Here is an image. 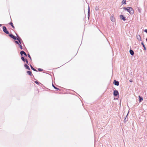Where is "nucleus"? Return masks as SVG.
Masks as SVG:
<instances>
[{
  "label": "nucleus",
  "mask_w": 147,
  "mask_h": 147,
  "mask_svg": "<svg viewBox=\"0 0 147 147\" xmlns=\"http://www.w3.org/2000/svg\"><path fill=\"white\" fill-rule=\"evenodd\" d=\"M3 31L6 34H9V32L7 31L6 28L5 26H3Z\"/></svg>",
  "instance_id": "obj_2"
},
{
  "label": "nucleus",
  "mask_w": 147,
  "mask_h": 147,
  "mask_svg": "<svg viewBox=\"0 0 147 147\" xmlns=\"http://www.w3.org/2000/svg\"><path fill=\"white\" fill-rule=\"evenodd\" d=\"M119 94L117 90H115L114 91L113 94L115 96H117V95H119Z\"/></svg>",
  "instance_id": "obj_3"
},
{
  "label": "nucleus",
  "mask_w": 147,
  "mask_h": 147,
  "mask_svg": "<svg viewBox=\"0 0 147 147\" xmlns=\"http://www.w3.org/2000/svg\"><path fill=\"white\" fill-rule=\"evenodd\" d=\"M52 86H53V87L54 88V87H55V86L53 84H52Z\"/></svg>",
  "instance_id": "obj_29"
},
{
  "label": "nucleus",
  "mask_w": 147,
  "mask_h": 147,
  "mask_svg": "<svg viewBox=\"0 0 147 147\" xmlns=\"http://www.w3.org/2000/svg\"><path fill=\"white\" fill-rule=\"evenodd\" d=\"M24 66L28 70H30V68L29 67V66L27 65V64H25L24 65Z\"/></svg>",
  "instance_id": "obj_11"
},
{
  "label": "nucleus",
  "mask_w": 147,
  "mask_h": 147,
  "mask_svg": "<svg viewBox=\"0 0 147 147\" xmlns=\"http://www.w3.org/2000/svg\"><path fill=\"white\" fill-rule=\"evenodd\" d=\"M139 101L140 102L141 100H143V99L140 96H139Z\"/></svg>",
  "instance_id": "obj_18"
},
{
  "label": "nucleus",
  "mask_w": 147,
  "mask_h": 147,
  "mask_svg": "<svg viewBox=\"0 0 147 147\" xmlns=\"http://www.w3.org/2000/svg\"><path fill=\"white\" fill-rule=\"evenodd\" d=\"M2 25L1 24H0V27H1V26Z\"/></svg>",
  "instance_id": "obj_31"
},
{
  "label": "nucleus",
  "mask_w": 147,
  "mask_h": 147,
  "mask_svg": "<svg viewBox=\"0 0 147 147\" xmlns=\"http://www.w3.org/2000/svg\"><path fill=\"white\" fill-rule=\"evenodd\" d=\"M25 60H26V59H24L23 60H22V61L24 62H25Z\"/></svg>",
  "instance_id": "obj_27"
},
{
  "label": "nucleus",
  "mask_w": 147,
  "mask_h": 147,
  "mask_svg": "<svg viewBox=\"0 0 147 147\" xmlns=\"http://www.w3.org/2000/svg\"><path fill=\"white\" fill-rule=\"evenodd\" d=\"M25 60H26V59H24L23 60H22V61L24 62H25Z\"/></svg>",
  "instance_id": "obj_28"
},
{
  "label": "nucleus",
  "mask_w": 147,
  "mask_h": 147,
  "mask_svg": "<svg viewBox=\"0 0 147 147\" xmlns=\"http://www.w3.org/2000/svg\"><path fill=\"white\" fill-rule=\"evenodd\" d=\"M20 54L22 56L23 54H24L26 56H27L26 53L24 51H21Z\"/></svg>",
  "instance_id": "obj_8"
},
{
  "label": "nucleus",
  "mask_w": 147,
  "mask_h": 147,
  "mask_svg": "<svg viewBox=\"0 0 147 147\" xmlns=\"http://www.w3.org/2000/svg\"><path fill=\"white\" fill-rule=\"evenodd\" d=\"M137 38L138 39V40L139 41H141V38L140 37V35H138L137 36Z\"/></svg>",
  "instance_id": "obj_13"
},
{
  "label": "nucleus",
  "mask_w": 147,
  "mask_h": 147,
  "mask_svg": "<svg viewBox=\"0 0 147 147\" xmlns=\"http://www.w3.org/2000/svg\"><path fill=\"white\" fill-rule=\"evenodd\" d=\"M113 84L115 85L118 86L119 85V82L118 81H116V80H114Z\"/></svg>",
  "instance_id": "obj_6"
},
{
  "label": "nucleus",
  "mask_w": 147,
  "mask_h": 147,
  "mask_svg": "<svg viewBox=\"0 0 147 147\" xmlns=\"http://www.w3.org/2000/svg\"><path fill=\"white\" fill-rule=\"evenodd\" d=\"M120 18L122 20L124 21H125L126 20L125 18L123 16V15H120Z\"/></svg>",
  "instance_id": "obj_7"
},
{
  "label": "nucleus",
  "mask_w": 147,
  "mask_h": 147,
  "mask_svg": "<svg viewBox=\"0 0 147 147\" xmlns=\"http://www.w3.org/2000/svg\"><path fill=\"white\" fill-rule=\"evenodd\" d=\"M54 88L56 89H58V90H59V89L56 87H54Z\"/></svg>",
  "instance_id": "obj_26"
},
{
  "label": "nucleus",
  "mask_w": 147,
  "mask_h": 147,
  "mask_svg": "<svg viewBox=\"0 0 147 147\" xmlns=\"http://www.w3.org/2000/svg\"><path fill=\"white\" fill-rule=\"evenodd\" d=\"M123 9L125 10H127L130 14H133L134 12V11L133 8L130 7H128L127 8L124 7Z\"/></svg>",
  "instance_id": "obj_1"
},
{
  "label": "nucleus",
  "mask_w": 147,
  "mask_h": 147,
  "mask_svg": "<svg viewBox=\"0 0 147 147\" xmlns=\"http://www.w3.org/2000/svg\"><path fill=\"white\" fill-rule=\"evenodd\" d=\"M9 24L13 28H15V27H14V26H13V23L12 22H11L10 23H9Z\"/></svg>",
  "instance_id": "obj_15"
},
{
  "label": "nucleus",
  "mask_w": 147,
  "mask_h": 147,
  "mask_svg": "<svg viewBox=\"0 0 147 147\" xmlns=\"http://www.w3.org/2000/svg\"><path fill=\"white\" fill-rule=\"evenodd\" d=\"M144 32L147 33V29H146L144 30Z\"/></svg>",
  "instance_id": "obj_25"
},
{
  "label": "nucleus",
  "mask_w": 147,
  "mask_h": 147,
  "mask_svg": "<svg viewBox=\"0 0 147 147\" xmlns=\"http://www.w3.org/2000/svg\"><path fill=\"white\" fill-rule=\"evenodd\" d=\"M17 39L18 40L19 42H20V45H19V46L20 47V49H22V45H21V42H20V39L19 38H17Z\"/></svg>",
  "instance_id": "obj_5"
},
{
  "label": "nucleus",
  "mask_w": 147,
  "mask_h": 147,
  "mask_svg": "<svg viewBox=\"0 0 147 147\" xmlns=\"http://www.w3.org/2000/svg\"><path fill=\"white\" fill-rule=\"evenodd\" d=\"M130 82H132V80H130Z\"/></svg>",
  "instance_id": "obj_30"
},
{
  "label": "nucleus",
  "mask_w": 147,
  "mask_h": 147,
  "mask_svg": "<svg viewBox=\"0 0 147 147\" xmlns=\"http://www.w3.org/2000/svg\"><path fill=\"white\" fill-rule=\"evenodd\" d=\"M126 0H123L122 1V4H126Z\"/></svg>",
  "instance_id": "obj_16"
},
{
  "label": "nucleus",
  "mask_w": 147,
  "mask_h": 147,
  "mask_svg": "<svg viewBox=\"0 0 147 147\" xmlns=\"http://www.w3.org/2000/svg\"><path fill=\"white\" fill-rule=\"evenodd\" d=\"M35 83H37V82H35Z\"/></svg>",
  "instance_id": "obj_32"
},
{
  "label": "nucleus",
  "mask_w": 147,
  "mask_h": 147,
  "mask_svg": "<svg viewBox=\"0 0 147 147\" xmlns=\"http://www.w3.org/2000/svg\"><path fill=\"white\" fill-rule=\"evenodd\" d=\"M25 62H26V63L27 64H28V60H27V59H26Z\"/></svg>",
  "instance_id": "obj_22"
},
{
  "label": "nucleus",
  "mask_w": 147,
  "mask_h": 147,
  "mask_svg": "<svg viewBox=\"0 0 147 147\" xmlns=\"http://www.w3.org/2000/svg\"><path fill=\"white\" fill-rule=\"evenodd\" d=\"M111 20L113 22L115 21V18L113 15H112V16H111Z\"/></svg>",
  "instance_id": "obj_9"
},
{
  "label": "nucleus",
  "mask_w": 147,
  "mask_h": 147,
  "mask_svg": "<svg viewBox=\"0 0 147 147\" xmlns=\"http://www.w3.org/2000/svg\"><path fill=\"white\" fill-rule=\"evenodd\" d=\"M143 47H144V49L145 50H146V48L145 46V45H144V43L143 42H142L141 43Z\"/></svg>",
  "instance_id": "obj_17"
},
{
  "label": "nucleus",
  "mask_w": 147,
  "mask_h": 147,
  "mask_svg": "<svg viewBox=\"0 0 147 147\" xmlns=\"http://www.w3.org/2000/svg\"><path fill=\"white\" fill-rule=\"evenodd\" d=\"M9 36H10L11 38L13 39L14 40H16V36H15L14 35H13V34H10L9 35Z\"/></svg>",
  "instance_id": "obj_4"
},
{
  "label": "nucleus",
  "mask_w": 147,
  "mask_h": 147,
  "mask_svg": "<svg viewBox=\"0 0 147 147\" xmlns=\"http://www.w3.org/2000/svg\"><path fill=\"white\" fill-rule=\"evenodd\" d=\"M28 57H29L30 58V59L31 60H32L31 58V57H30V54H28Z\"/></svg>",
  "instance_id": "obj_21"
},
{
  "label": "nucleus",
  "mask_w": 147,
  "mask_h": 147,
  "mask_svg": "<svg viewBox=\"0 0 147 147\" xmlns=\"http://www.w3.org/2000/svg\"><path fill=\"white\" fill-rule=\"evenodd\" d=\"M38 70L39 71H42V69H40V68H38Z\"/></svg>",
  "instance_id": "obj_23"
},
{
  "label": "nucleus",
  "mask_w": 147,
  "mask_h": 147,
  "mask_svg": "<svg viewBox=\"0 0 147 147\" xmlns=\"http://www.w3.org/2000/svg\"><path fill=\"white\" fill-rule=\"evenodd\" d=\"M30 66L31 67V69H32L33 70L35 71H37V70L34 68L31 65H30Z\"/></svg>",
  "instance_id": "obj_14"
},
{
  "label": "nucleus",
  "mask_w": 147,
  "mask_h": 147,
  "mask_svg": "<svg viewBox=\"0 0 147 147\" xmlns=\"http://www.w3.org/2000/svg\"><path fill=\"white\" fill-rule=\"evenodd\" d=\"M27 73L30 76H32V72L29 71H27Z\"/></svg>",
  "instance_id": "obj_10"
},
{
  "label": "nucleus",
  "mask_w": 147,
  "mask_h": 147,
  "mask_svg": "<svg viewBox=\"0 0 147 147\" xmlns=\"http://www.w3.org/2000/svg\"><path fill=\"white\" fill-rule=\"evenodd\" d=\"M15 43L17 44H18V45H20V43L18 41H15Z\"/></svg>",
  "instance_id": "obj_20"
},
{
  "label": "nucleus",
  "mask_w": 147,
  "mask_h": 147,
  "mask_svg": "<svg viewBox=\"0 0 147 147\" xmlns=\"http://www.w3.org/2000/svg\"><path fill=\"white\" fill-rule=\"evenodd\" d=\"M130 54L131 55H133L134 54V52L133 51L131 50H130L129 51Z\"/></svg>",
  "instance_id": "obj_12"
},
{
  "label": "nucleus",
  "mask_w": 147,
  "mask_h": 147,
  "mask_svg": "<svg viewBox=\"0 0 147 147\" xmlns=\"http://www.w3.org/2000/svg\"><path fill=\"white\" fill-rule=\"evenodd\" d=\"M95 10L96 11H98L99 10V8L98 6H96L95 7Z\"/></svg>",
  "instance_id": "obj_19"
},
{
  "label": "nucleus",
  "mask_w": 147,
  "mask_h": 147,
  "mask_svg": "<svg viewBox=\"0 0 147 147\" xmlns=\"http://www.w3.org/2000/svg\"><path fill=\"white\" fill-rule=\"evenodd\" d=\"M21 58L22 60H23L24 59V58L23 57H21Z\"/></svg>",
  "instance_id": "obj_24"
}]
</instances>
